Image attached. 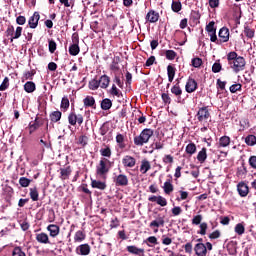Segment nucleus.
<instances>
[{"mask_svg":"<svg viewBox=\"0 0 256 256\" xmlns=\"http://www.w3.org/2000/svg\"><path fill=\"white\" fill-rule=\"evenodd\" d=\"M228 65H230L231 69L234 73H240V71H245V58L239 56L237 52L232 51L227 54Z\"/></svg>","mask_w":256,"mask_h":256,"instance_id":"obj_1","label":"nucleus"},{"mask_svg":"<svg viewBox=\"0 0 256 256\" xmlns=\"http://www.w3.org/2000/svg\"><path fill=\"white\" fill-rule=\"evenodd\" d=\"M111 167H113V162L107 158H101L96 166L97 177H100V179H107V175L109 174V171H111Z\"/></svg>","mask_w":256,"mask_h":256,"instance_id":"obj_2","label":"nucleus"},{"mask_svg":"<svg viewBox=\"0 0 256 256\" xmlns=\"http://www.w3.org/2000/svg\"><path fill=\"white\" fill-rule=\"evenodd\" d=\"M154 134L155 132L151 128L142 130L140 135L134 137V145L143 147L146 143H149V139H151Z\"/></svg>","mask_w":256,"mask_h":256,"instance_id":"obj_3","label":"nucleus"},{"mask_svg":"<svg viewBox=\"0 0 256 256\" xmlns=\"http://www.w3.org/2000/svg\"><path fill=\"white\" fill-rule=\"evenodd\" d=\"M229 35H230L229 28L222 27L219 30V33H218L219 39L217 38L216 45H223V43H227L229 41Z\"/></svg>","mask_w":256,"mask_h":256,"instance_id":"obj_4","label":"nucleus"},{"mask_svg":"<svg viewBox=\"0 0 256 256\" xmlns=\"http://www.w3.org/2000/svg\"><path fill=\"white\" fill-rule=\"evenodd\" d=\"M196 117L200 123H203V121H207L211 117V113H209V108L207 106L200 108L196 114Z\"/></svg>","mask_w":256,"mask_h":256,"instance_id":"obj_5","label":"nucleus"},{"mask_svg":"<svg viewBox=\"0 0 256 256\" xmlns=\"http://www.w3.org/2000/svg\"><path fill=\"white\" fill-rule=\"evenodd\" d=\"M68 123L69 125H72L73 127H75V125H83V115L81 114H76L75 112H71L68 115Z\"/></svg>","mask_w":256,"mask_h":256,"instance_id":"obj_6","label":"nucleus"},{"mask_svg":"<svg viewBox=\"0 0 256 256\" xmlns=\"http://www.w3.org/2000/svg\"><path fill=\"white\" fill-rule=\"evenodd\" d=\"M41 125H43V118L36 116L35 120L30 122L28 125L29 135H33V133H35V131H37Z\"/></svg>","mask_w":256,"mask_h":256,"instance_id":"obj_7","label":"nucleus"},{"mask_svg":"<svg viewBox=\"0 0 256 256\" xmlns=\"http://www.w3.org/2000/svg\"><path fill=\"white\" fill-rule=\"evenodd\" d=\"M116 187H127L129 185V178L125 174H119L114 177Z\"/></svg>","mask_w":256,"mask_h":256,"instance_id":"obj_8","label":"nucleus"},{"mask_svg":"<svg viewBox=\"0 0 256 256\" xmlns=\"http://www.w3.org/2000/svg\"><path fill=\"white\" fill-rule=\"evenodd\" d=\"M148 201H150V203H157V205H160V207H167V198L161 195H152L148 198Z\"/></svg>","mask_w":256,"mask_h":256,"instance_id":"obj_9","label":"nucleus"},{"mask_svg":"<svg viewBox=\"0 0 256 256\" xmlns=\"http://www.w3.org/2000/svg\"><path fill=\"white\" fill-rule=\"evenodd\" d=\"M122 165L125 168L132 169V167H135V165H137V159H135V157L133 156L126 155L122 159Z\"/></svg>","mask_w":256,"mask_h":256,"instance_id":"obj_10","label":"nucleus"},{"mask_svg":"<svg viewBox=\"0 0 256 256\" xmlns=\"http://www.w3.org/2000/svg\"><path fill=\"white\" fill-rule=\"evenodd\" d=\"M197 81L193 78H188L186 85H185V91L186 93H195L197 91Z\"/></svg>","mask_w":256,"mask_h":256,"instance_id":"obj_11","label":"nucleus"},{"mask_svg":"<svg viewBox=\"0 0 256 256\" xmlns=\"http://www.w3.org/2000/svg\"><path fill=\"white\" fill-rule=\"evenodd\" d=\"M39 19H41V15H39V12H34L28 20V26L30 27V29H37L39 25Z\"/></svg>","mask_w":256,"mask_h":256,"instance_id":"obj_12","label":"nucleus"},{"mask_svg":"<svg viewBox=\"0 0 256 256\" xmlns=\"http://www.w3.org/2000/svg\"><path fill=\"white\" fill-rule=\"evenodd\" d=\"M37 243L42 245H51V240H49V235L45 232L37 233L35 237Z\"/></svg>","mask_w":256,"mask_h":256,"instance_id":"obj_13","label":"nucleus"},{"mask_svg":"<svg viewBox=\"0 0 256 256\" xmlns=\"http://www.w3.org/2000/svg\"><path fill=\"white\" fill-rule=\"evenodd\" d=\"M149 227L153 229V227H156L154 230V233H158L159 229L158 227H165V216L158 217L156 220H153L150 224Z\"/></svg>","mask_w":256,"mask_h":256,"instance_id":"obj_14","label":"nucleus"},{"mask_svg":"<svg viewBox=\"0 0 256 256\" xmlns=\"http://www.w3.org/2000/svg\"><path fill=\"white\" fill-rule=\"evenodd\" d=\"M237 191L240 197H247L249 195V186L245 182L237 184Z\"/></svg>","mask_w":256,"mask_h":256,"instance_id":"obj_15","label":"nucleus"},{"mask_svg":"<svg viewBox=\"0 0 256 256\" xmlns=\"http://www.w3.org/2000/svg\"><path fill=\"white\" fill-rule=\"evenodd\" d=\"M248 173H249V170H247V166L245 162H242L241 166H239L236 170V177H238V179H245Z\"/></svg>","mask_w":256,"mask_h":256,"instance_id":"obj_16","label":"nucleus"},{"mask_svg":"<svg viewBox=\"0 0 256 256\" xmlns=\"http://www.w3.org/2000/svg\"><path fill=\"white\" fill-rule=\"evenodd\" d=\"M46 229L49 232L50 237H52L53 239H55V237H57L59 233H61V228L59 227V225L56 224H49Z\"/></svg>","mask_w":256,"mask_h":256,"instance_id":"obj_17","label":"nucleus"},{"mask_svg":"<svg viewBox=\"0 0 256 256\" xmlns=\"http://www.w3.org/2000/svg\"><path fill=\"white\" fill-rule=\"evenodd\" d=\"M195 255L207 256V246L203 243H197L194 247Z\"/></svg>","mask_w":256,"mask_h":256,"instance_id":"obj_18","label":"nucleus"},{"mask_svg":"<svg viewBox=\"0 0 256 256\" xmlns=\"http://www.w3.org/2000/svg\"><path fill=\"white\" fill-rule=\"evenodd\" d=\"M146 21H148V23H157V21H159V12H156L155 10H150L147 14H146Z\"/></svg>","mask_w":256,"mask_h":256,"instance_id":"obj_19","label":"nucleus"},{"mask_svg":"<svg viewBox=\"0 0 256 256\" xmlns=\"http://www.w3.org/2000/svg\"><path fill=\"white\" fill-rule=\"evenodd\" d=\"M77 255H89L91 253V246L89 244H82L76 248Z\"/></svg>","mask_w":256,"mask_h":256,"instance_id":"obj_20","label":"nucleus"},{"mask_svg":"<svg viewBox=\"0 0 256 256\" xmlns=\"http://www.w3.org/2000/svg\"><path fill=\"white\" fill-rule=\"evenodd\" d=\"M98 82L101 89H107V87H109V83H111V78L104 74L99 78Z\"/></svg>","mask_w":256,"mask_h":256,"instance_id":"obj_21","label":"nucleus"},{"mask_svg":"<svg viewBox=\"0 0 256 256\" xmlns=\"http://www.w3.org/2000/svg\"><path fill=\"white\" fill-rule=\"evenodd\" d=\"M171 94L175 95L177 97V100H181V95H183V90L181 89V86L179 85V82L176 83L174 86L171 88Z\"/></svg>","mask_w":256,"mask_h":256,"instance_id":"obj_22","label":"nucleus"},{"mask_svg":"<svg viewBox=\"0 0 256 256\" xmlns=\"http://www.w3.org/2000/svg\"><path fill=\"white\" fill-rule=\"evenodd\" d=\"M84 107H91L92 109H97V104H95V98L93 96H86L83 99Z\"/></svg>","mask_w":256,"mask_h":256,"instance_id":"obj_23","label":"nucleus"},{"mask_svg":"<svg viewBox=\"0 0 256 256\" xmlns=\"http://www.w3.org/2000/svg\"><path fill=\"white\" fill-rule=\"evenodd\" d=\"M91 187H93V189H100V191H105V189H107V184L99 180H91Z\"/></svg>","mask_w":256,"mask_h":256,"instance_id":"obj_24","label":"nucleus"},{"mask_svg":"<svg viewBox=\"0 0 256 256\" xmlns=\"http://www.w3.org/2000/svg\"><path fill=\"white\" fill-rule=\"evenodd\" d=\"M177 72V68L173 65L167 66V75H168V81L169 83H173V80L175 79V73Z\"/></svg>","mask_w":256,"mask_h":256,"instance_id":"obj_25","label":"nucleus"},{"mask_svg":"<svg viewBox=\"0 0 256 256\" xmlns=\"http://www.w3.org/2000/svg\"><path fill=\"white\" fill-rule=\"evenodd\" d=\"M229 145H231V138L229 136L219 138L218 149H221V147H229Z\"/></svg>","mask_w":256,"mask_h":256,"instance_id":"obj_26","label":"nucleus"},{"mask_svg":"<svg viewBox=\"0 0 256 256\" xmlns=\"http://www.w3.org/2000/svg\"><path fill=\"white\" fill-rule=\"evenodd\" d=\"M127 251L128 253H131L132 255H141L145 253V249L143 248H138L137 246L131 245V246H127Z\"/></svg>","mask_w":256,"mask_h":256,"instance_id":"obj_27","label":"nucleus"},{"mask_svg":"<svg viewBox=\"0 0 256 256\" xmlns=\"http://www.w3.org/2000/svg\"><path fill=\"white\" fill-rule=\"evenodd\" d=\"M162 188L165 195H171V192L175 190V187L173 186V183L170 179L164 182V186Z\"/></svg>","mask_w":256,"mask_h":256,"instance_id":"obj_28","label":"nucleus"},{"mask_svg":"<svg viewBox=\"0 0 256 256\" xmlns=\"http://www.w3.org/2000/svg\"><path fill=\"white\" fill-rule=\"evenodd\" d=\"M185 151L187 153V155H189V157H193V155H195L197 153V145H195V143L190 142L186 148Z\"/></svg>","mask_w":256,"mask_h":256,"instance_id":"obj_29","label":"nucleus"},{"mask_svg":"<svg viewBox=\"0 0 256 256\" xmlns=\"http://www.w3.org/2000/svg\"><path fill=\"white\" fill-rule=\"evenodd\" d=\"M100 107L102 111H109V109L113 107V102L111 101V99L105 98L101 101Z\"/></svg>","mask_w":256,"mask_h":256,"instance_id":"obj_30","label":"nucleus"},{"mask_svg":"<svg viewBox=\"0 0 256 256\" xmlns=\"http://www.w3.org/2000/svg\"><path fill=\"white\" fill-rule=\"evenodd\" d=\"M196 159L199 163H205V161H207V148L203 147L201 151L198 152Z\"/></svg>","mask_w":256,"mask_h":256,"instance_id":"obj_31","label":"nucleus"},{"mask_svg":"<svg viewBox=\"0 0 256 256\" xmlns=\"http://www.w3.org/2000/svg\"><path fill=\"white\" fill-rule=\"evenodd\" d=\"M116 143L118 144L119 149H125L127 144H125V136L123 134L116 135Z\"/></svg>","mask_w":256,"mask_h":256,"instance_id":"obj_32","label":"nucleus"},{"mask_svg":"<svg viewBox=\"0 0 256 256\" xmlns=\"http://www.w3.org/2000/svg\"><path fill=\"white\" fill-rule=\"evenodd\" d=\"M35 89H37V86L33 81H28L24 84V91H26V93H33Z\"/></svg>","mask_w":256,"mask_h":256,"instance_id":"obj_33","label":"nucleus"},{"mask_svg":"<svg viewBox=\"0 0 256 256\" xmlns=\"http://www.w3.org/2000/svg\"><path fill=\"white\" fill-rule=\"evenodd\" d=\"M71 173V166H67L66 168L60 169V175L62 180L69 179V175H71Z\"/></svg>","mask_w":256,"mask_h":256,"instance_id":"obj_34","label":"nucleus"},{"mask_svg":"<svg viewBox=\"0 0 256 256\" xmlns=\"http://www.w3.org/2000/svg\"><path fill=\"white\" fill-rule=\"evenodd\" d=\"M63 113H61V111L57 110L54 111L50 114V120L52 123H57L59 121H61V117H62Z\"/></svg>","mask_w":256,"mask_h":256,"instance_id":"obj_35","label":"nucleus"},{"mask_svg":"<svg viewBox=\"0 0 256 256\" xmlns=\"http://www.w3.org/2000/svg\"><path fill=\"white\" fill-rule=\"evenodd\" d=\"M148 247H154V245H159V241L157 240V237L150 236L146 240L143 241Z\"/></svg>","mask_w":256,"mask_h":256,"instance_id":"obj_36","label":"nucleus"},{"mask_svg":"<svg viewBox=\"0 0 256 256\" xmlns=\"http://www.w3.org/2000/svg\"><path fill=\"white\" fill-rule=\"evenodd\" d=\"M151 169V163H149V160H142L141 166H140V171L145 175L147 171Z\"/></svg>","mask_w":256,"mask_h":256,"instance_id":"obj_37","label":"nucleus"},{"mask_svg":"<svg viewBox=\"0 0 256 256\" xmlns=\"http://www.w3.org/2000/svg\"><path fill=\"white\" fill-rule=\"evenodd\" d=\"M171 9L174 13H179V11H181V9H183V5L181 4V1L173 0Z\"/></svg>","mask_w":256,"mask_h":256,"instance_id":"obj_38","label":"nucleus"},{"mask_svg":"<svg viewBox=\"0 0 256 256\" xmlns=\"http://www.w3.org/2000/svg\"><path fill=\"white\" fill-rule=\"evenodd\" d=\"M81 51V48L79 47V44H72L69 47V54L73 57H76V55H79Z\"/></svg>","mask_w":256,"mask_h":256,"instance_id":"obj_39","label":"nucleus"},{"mask_svg":"<svg viewBox=\"0 0 256 256\" xmlns=\"http://www.w3.org/2000/svg\"><path fill=\"white\" fill-rule=\"evenodd\" d=\"M244 35L248 39H253V37H255V29H252L251 27H249V25H245L244 26Z\"/></svg>","mask_w":256,"mask_h":256,"instance_id":"obj_40","label":"nucleus"},{"mask_svg":"<svg viewBox=\"0 0 256 256\" xmlns=\"http://www.w3.org/2000/svg\"><path fill=\"white\" fill-rule=\"evenodd\" d=\"M85 232L78 230L74 235V241L75 243H81L82 241H85Z\"/></svg>","mask_w":256,"mask_h":256,"instance_id":"obj_41","label":"nucleus"},{"mask_svg":"<svg viewBox=\"0 0 256 256\" xmlns=\"http://www.w3.org/2000/svg\"><path fill=\"white\" fill-rule=\"evenodd\" d=\"M99 87L101 86L99 84V80H97L96 78L90 80L88 83V88L90 89V91H97Z\"/></svg>","mask_w":256,"mask_h":256,"instance_id":"obj_42","label":"nucleus"},{"mask_svg":"<svg viewBox=\"0 0 256 256\" xmlns=\"http://www.w3.org/2000/svg\"><path fill=\"white\" fill-rule=\"evenodd\" d=\"M245 143L248 145V147H255L256 145V136L253 134L248 135L245 138Z\"/></svg>","mask_w":256,"mask_h":256,"instance_id":"obj_43","label":"nucleus"},{"mask_svg":"<svg viewBox=\"0 0 256 256\" xmlns=\"http://www.w3.org/2000/svg\"><path fill=\"white\" fill-rule=\"evenodd\" d=\"M22 34H23V27L18 26L16 28V30H14L13 37L9 38L10 39V43H13V41H15V39H19Z\"/></svg>","mask_w":256,"mask_h":256,"instance_id":"obj_44","label":"nucleus"},{"mask_svg":"<svg viewBox=\"0 0 256 256\" xmlns=\"http://www.w3.org/2000/svg\"><path fill=\"white\" fill-rule=\"evenodd\" d=\"M36 73L37 71H35V69L24 72L23 74L24 81H33V77H35Z\"/></svg>","mask_w":256,"mask_h":256,"instance_id":"obj_45","label":"nucleus"},{"mask_svg":"<svg viewBox=\"0 0 256 256\" xmlns=\"http://www.w3.org/2000/svg\"><path fill=\"white\" fill-rule=\"evenodd\" d=\"M165 57L166 59H168V61H174V59H176L177 57V52H175L174 50H166Z\"/></svg>","mask_w":256,"mask_h":256,"instance_id":"obj_46","label":"nucleus"},{"mask_svg":"<svg viewBox=\"0 0 256 256\" xmlns=\"http://www.w3.org/2000/svg\"><path fill=\"white\" fill-rule=\"evenodd\" d=\"M30 199H32V201H39V191H37V187L30 188Z\"/></svg>","mask_w":256,"mask_h":256,"instance_id":"obj_47","label":"nucleus"},{"mask_svg":"<svg viewBox=\"0 0 256 256\" xmlns=\"http://www.w3.org/2000/svg\"><path fill=\"white\" fill-rule=\"evenodd\" d=\"M234 231L237 235H243L245 233V225L243 223L236 224Z\"/></svg>","mask_w":256,"mask_h":256,"instance_id":"obj_48","label":"nucleus"},{"mask_svg":"<svg viewBox=\"0 0 256 256\" xmlns=\"http://www.w3.org/2000/svg\"><path fill=\"white\" fill-rule=\"evenodd\" d=\"M99 131H100V135L102 137H105V135H107V133H109V123L108 122L103 123L102 126L100 127Z\"/></svg>","mask_w":256,"mask_h":256,"instance_id":"obj_49","label":"nucleus"},{"mask_svg":"<svg viewBox=\"0 0 256 256\" xmlns=\"http://www.w3.org/2000/svg\"><path fill=\"white\" fill-rule=\"evenodd\" d=\"M100 155H102V157H107L108 159H110V157H111V148L109 146H106L105 148H102L100 150Z\"/></svg>","mask_w":256,"mask_h":256,"instance_id":"obj_50","label":"nucleus"},{"mask_svg":"<svg viewBox=\"0 0 256 256\" xmlns=\"http://www.w3.org/2000/svg\"><path fill=\"white\" fill-rule=\"evenodd\" d=\"M192 67H195V69H199L203 65V60L199 57L193 58L192 61Z\"/></svg>","mask_w":256,"mask_h":256,"instance_id":"obj_51","label":"nucleus"},{"mask_svg":"<svg viewBox=\"0 0 256 256\" xmlns=\"http://www.w3.org/2000/svg\"><path fill=\"white\" fill-rule=\"evenodd\" d=\"M48 49L50 53H55V51H57V42L53 39L48 40Z\"/></svg>","mask_w":256,"mask_h":256,"instance_id":"obj_52","label":"nucleus"},{"mask_svg":"<svg viewBox=\"0 0 256 256\" xmlns=\"http://www.w3.org/2000/svg\"><path fill=\"white\" fill-rule=\"evenodd\" d=\"M31 179L27 178V177H21L19 179V185H21L22 187H29V185H31Z\"/></svg>","mask_w":256,"mask_h":256,"instance_id":"obj_53","label":"nucleus"},{"mask_svg":"<svg viewBox=\"0 0 256 256\" xmlns=\"http://www.w3.org/2000/svg\"><path fill=\"white\" fill-rule=\"evenodd\" d=\"M88 142H89V137L85 135H82L78 138V145H81V147H86Z\"/></svg>","mask_w":256,"mask_h":256,"instance_id":"obj_54","label":"nucleus"},{"mask_svg":"<svg viewBox=\"0 0 256 256\" xmlns=\"http://www.w3.org/2000/svg\"><path fill=\"white\" fill-rule=\"evenodd\" d=\"M60 108L63 109L64 111H67L69 109V98L63 97Z\"/></svg>","mask_w":256,"mask_h":256,"instance_id":"obj_55","label":"nucleus"},{"mask_svg":"<svg viewBox=\"0 0 256 256\" xmlns=\"http://www.w3.org/2000/svg\"><path fill=\"white\" fill-rule=\"evenodd\" d=\"M110 95H113L114 97H121V91L117 89L115 84H113L110 89Z\"/></svg>","mask_w":256,"mask_h":256,"instance_id":"obj_56","label":"nucleus"},{"mask_svg":"<svg viewBox=\"0 0 256 256\" xmlns=\"http://www.w3.org/2000/svg\"><path fill=\"white\" fill-rule=\"evenodd\" d=\"M9 89V77H5L0 85V91H7Z\"/></svg>","mask_w":256,"mask_h":256,"instance_id":"obj_57","label":"nucleus"},{"mask_svg":"<svg viewBox=\"0 0 256 256\" xmlns=\"http://www.w3.org/2000/svg\"><path fill=\"white\" fill-rule=\"evenodd\" d=\"M221 69L222 66L219 60L212 65V73H221Z\"/></svg>","mask_w":256,"mask_h":256,"instance_id":"obj_58","label":"nucleus"},{"mask_svg":"<svg viewBox=\"0 0 256 256\" xmlns=\"http://www.w3.org/2000/svg\"><path fill=\"white\" fill-rule=\"evenodd\" d=\"M191 19L194 23H199V19H201V14L199 11H192Z\"/></svg>","mask_w":256,"mask_h":256,"instance_id":"obj_59","label":"nucleus"},{"mask_svg":"<svg viewBox=\"0 0 256 256\" xmlns=\"http://www.w3.org/2000/svg\"><path fill=\"white\" fill-rule=\"evenodd\" d=\"M210 41L217 44V29L208 32Z\"/></svg>","mask_w":256,"mask_h":256,"instance_id":"obj_60","label":"nucleus"},{"mask_svg":"<svg viewBox=\"0 0 256 256\" xmlns=\"http://www.w3.org/2000/svg\"><path fill=\"white\" fill-rule=\"evenodd\" d=\"M201 221H203V215H196L192 219V225H201Z\"/></svg>","mask_w":256,"mask_h":256,"instance_id":"obj_61","label":"nucleus"},{"mask_svg":"<svg viewBox=\"0 0 256 256\" xmlns=\"http://www.w3.org/2000/svg\"><path fill=\"white\" fill-rule=\"evenodd\" d=\"M14 31H15V27H13V25L8 26L5 31L6 37H10V39H12L14 35Z\"/></svg>","mask_w":256,"mask_h":256,"instance_id":"obj_62","label":"nucleus"},{"mask_svg":"<svg viewBox=\"0 0 256 256\" xmlns=\"http://www.w3.org/2000/svg\"><path fill=\"white\" fill-rule=\"evenodd\" d=\"M248 163H249L251 169L256 170V156L255 155L249 157Z\"/></svg>","mask_w":256,"mask_h":256,"instance_id":"obj_63","label":"nucleus"},{"mask_svg":"<svg viewBox=\"0 0 256 256\" xmlns=\"http://www.w3.org/2000/svg\"><path fill=\"white\" fill-rule=\"evenodd\" d=\"M242 85L237 83L230 86V93H235L236 91H241Z\"/></svg>","mask_w":256,"mask_h":256,"instance_id":"obj_64","label":"nucleus"}]
</instances>
